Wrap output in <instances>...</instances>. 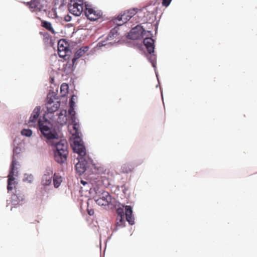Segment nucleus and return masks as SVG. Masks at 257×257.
<instances>
[{
    "instance_id": "30",
    "label": "nucleus",
    "mask_w": 257,
    "mask_h": 257,
    "mask_svg": "<svg viewBox=\"0 0 257 257\" xmlns=\"http://www.w3.org/2000/svg\"><path fill=\"white\" fill-rule=\"evenodd\" d=\"M75 97H77V95L75 94H73L70 99H69V107H71V108H75L76 107V102H75Z\"/></svg>"
},
{
    "instance_id": "36",
    "label": "nucleus",
    "mask_w": 257,
    "mask_h": 257,
    "mask_svg": "<svg viewBox=\"0 0 257 257\" xmlns=\"http://www.w3.org/2000/svg\"><path fill=\"white\" fill-rule=\"evenodd\" d=\"M133 210L131 206H130V224L133 225L135 224V218L133 216Z\"/></svg>"
},
{
    "instance_id": "31",
    "label": "nucleus",
    "mask_w": 257,
    "mask_h": 257,
    "mask_svg": "<svg viewBox=\"0 0 257 257\" xmlns=\"http://www.w3.org/2000/svg\"><path fill=\"white\" fill-rule=\"evenodd\" d=\"M69 114L70 116V120H72L74 119H77L76 116V112L75 110V108L69 107Z\"/></svg>"
},
{
    "instance_id": "47",
    "label": "nucleus",
    "mask_w": 257,
    "mask_h": 257,
    "mask_svg": "<svg viewBox=\"0 0 257 257\" xmlns=\"http://www.w3.org/2000/svg\"><path fill=\"white\" fill-rule=\"evenodd\" d=\"M66 4H65V0H61V4L59 6V8H61L63 7H64V6H65Z\"/></svg>"
},
{
    "instance_id": "7",
    "label": "nucleus",
    "mask_w": 257,
    "mask_h": 257,
    "mask_svg": "<svg viewBox=\"0 0 257 257\" xmlns=\"http://www.w3.org/2000/svg\"><path fill=\"white\" fill-rule=\"evenodd\" d=\"M69 42L64 38L60 39L57 44V52L60 58L64 61L69 59L72 54Z\"/></svg>"
},
{
    "instance_id": "52",
    "label": "nucleus",
    "mask_w": 257,
    "mask_h": 257,
    "mask_svg": "<svg viewBox=\"0 0 257 257\" xmlns=\"http://www.w3.org/2000/svg\"><path fill=\"white\" fill-rule=\"evenodd\" d=\"M88 158L91 162H93V160L90 157L88 156Z\"/></svg>"
},
{
    "instance_id": "1",
    "label": "nucleus",
    "mask_w": 257,
    "mask_h": 257,
    "mask_svg": "<svg viewBox=\"0 0 257 257\" xmlns=\"http://www.w3.org/2000/svg\"><path fill=\"white\" fill-rule=\"evenodd\" d=\"M122 194L121 195L125 198L123 200L120 196L121 201L115 200L113 205V208L116 210V217L115 224L112 226L111 229L113 232L117 231L118 229L122 228L126 226V222L128 223V187L125 185H121L118 189Z\"/></svg>"
},
{
    "instance_id": "3",
    "label": "nucleus",
    "mask_w": 257,
    "mask_h": 257,
    "mask_svg": "<svg viewBox=\"0 0 257 257\" xmlns=\"http://www.w3.org/2000/svg\"><path fill=\"white\" fill-rule=\"evenodd\" d=\"M21 148L18 146H15L13 150V155L12 156V162L10 166L9 174L7 180V190L8 192L12 191L14 189V185L18 184L17 177L19 176V171L16 167L18 162L16 157L21 153Z\"/></svg>"
},
{
    "instance_id": "4",
    "label": "nucleus",
    "mask_w": 257,
    "mask_h": 257,
    "mask_svg": "<svg viewBox=\"0 0 257 257\" xmlns=\"http://www.w3.org/2000/svg\"><path fill=\"white\" fill-rule=\"evenodd\" d=\"M84 5L85 7L84 15L89 20L91 17L90 15L95 13V10L92 7V5L87 2H84V0H69L68 5L69 12L75 17L80 16L83 13Z\"/></svg>"
},
{
    "instance_id": "2",
    "label": "nucleus",
    "mask_w": 257,
    "mask_h": 257,
    "mask_svg": "<svg viewBox=\"0 0 257 257\" xmlns=\"http://www.w3.org/2000/svg\"><path fill=\"white\" fill-rule=\"evenodd\" d=\"M67 111L62 109L55 115H52L45 118L44 120H40L39 122V130L41 133L46 134L49 136L48 134H59L61 131L62 127L66 124Z\"/></svg>"
},
{
    "instance_id": "42",
    "label": "nucleus",
    "mask_w": 257,
    "mask_h": 257,
    "mask_svg": "<svg viewBox=\"0 0 257 257\" xmlns=\"http://www.w3.org/2000/svg\"><path fill=\"white\" fill-rule=\"evenodd\" d=\"M52 38L51 36L49 35V36H47V37L44 38V43L46 44H48V43L50 42V40Z\"/></svg>"
},
{
    "instance_id": "34",
    "label": "nucleus",
    "mask_w": 257,
    "mask_h": 257,
    "mask_svg": "<svg viewBox=\"0 0 257 257\" xmlns=\"http://www.w3.org/2000/svg\"><path fill=\"white\" fill-rule=\"evenodd\" d=\"M99 198L102 199L103 200H105V199L106 198H107V199H113V198L112 197L111 195L109 194V193L106 191L101 195H100V197H99L98 198Z\"/></svg>"
},
{
    "instance_id": "17",
    "label": "nucleus",
    "mask_w": 257,
    "mask_h": 257,
    "mask_svg": "<svg viewBox=\"0 0 257 257\" xmlns=\"http://www.w3.org/2000/svg\"><path fill=\"white\" fill-rule=\"evenodd\" d=\"M41 108V107L40 106H37L31 113L28 122L30 124L31 123L32 125H33L37 121L38 117L40 115Z\"/></svg>"
},
{
    "instance_id": "43",
    "label": "nucleus",
    "mask_w": 257,
    "mask_h": 257,
    "mask_svg": "<svg viewBox=\"0 0 257 257\" xmlns=\"http://www.w3.org/2000/svg\"><path fill=\"white\" fill-rule=\"evenodd\" d=\"M40 34L43 36L44 37V38L47 37V36H49V35H50L48 32H40Z\"/></svg>"
},
{
    "instance_id": "48",
    "label": "nucleus",
    "mask_w": 257,
    "mask_h": 257,
    "mask_svg": "<svg viewBox=\"0 0 257 257\" xmlns=\"http://www.w3.org/2000/svg\"><path fill=\"white\" fill-rule=\"evenodd\" d=\"M74 25L72 23H69V24H68L66 25V27H67V28H70V27H73Z\"/></svg>"
},
{
    "instance_id": "39",
    "label": "nucleus",
    "mask_w": 257,
    "mask_h": 257,
    "mask_svg": "<svg viewBox=\"0 0 257 257\" xmlns=\"http://www.w3.org/2000/svg\"><path fill=\"white\" fill-rule=\"evenodd\" d=\"M172 0H163L162 1V5L164 7H168L170 4L171 3Z\"/></svg>"
},
{
    "instance_id": "12",
    "label": "nucleus",
    "mask_w": 257,
    "mask_h": 257,
    "mask_svg": "<svg viewBox=\"0 0 257 257\" xmlns=\"http://www.w3.org/2000/svg\"><path fill=\"white\" fill-rule=\"evenodd\" d=\"M89 187V193L90 197L94 200L100 197V195L103 193L105 191L102 186H99L97 184L93 185L88 184Z\"/></svg>"
},
{
    "instance_id": "38",
    "label": "nucleus",
    "mask_w": 257,
    "mask_h": 257,
    "mask_svg": "<svg viewBox=\"0 0 257 257\" xmlns=\"http://www.w3.org/2000/svg\"><path fill=\"white\" fill-rule=\"evenodd\" d=\"M73 76H74V77H71L70 78V85H72L73 87L75 89V80L76 79V77H75V74H73Z\"/></svg>"
},
{
    "instance_id": "10",
    "label": "nucleus",
    "mask_w": 257,
    "mask_h": 257,
    "mask_svg": "<svg viewBox=\"0 0 257 257\" xmlns=\"http://www.w3.org/2000/svg\"><path fill=\"white\" fill-rule=\"evenodd\" d=\"M143 43L148 53L152 55L150 60L153 66L155 67L156 57L154 55L155 48L154 40L152 38H146L144 39Z\"/></svg>"
},
{
    "instance_id": "5",
    "label": "nucleus",
    "mask_w": 257,
    "mask_h": 257,
    "mask_svg": "<svg viewBox=\"0 0 257 257\" xmlns=\"http://www.w3.org/2000/svg\"><path fill=\"white\" fill-rule=\"evenodd\" d=\"M41 134L46 143L52 147L53 152L69 153L67 140L65 139H60L59 134L55 135L49 133V136H47L43 133Z\"/></svg>"
},
{
    "instance_id": "14",
    "label": "nucleus",
    "mask_w": 257,
    "mask_h": 257,
    "mask_svg": "<svg viewBox=\"0 0 257 257\" xmlns=\"http://www.w3.org/2000/svg\"><path fill=\"white\" fill-rule=\"evenodd\" d=\"M70 58L71 57L68 59L67 62L63 65L62 68L66 75L72 73L75 70V65H77L76 62H74L73 60Z\"/></svg>"
},
{
    "instance_id": "49",
    "label": "nucleus",
    "mask_w": 257,
    "mask_h": 257,
    "mask_svg": "<svg viewBox=\"0 0 257 257\" xmlns=\"http://www.w3.org/2000/svg\"><path fill=\"white\" fill-rule=\"evenodd\" d=\"M81 183L83 185H85L86 184H87V183L85 181H83V180H81Z\"/></svg>"
},
{
    "instance_id": "50",
    "label": "nucleus",
    "mask_w": 257,
    "mask_h": 257,
    "mask_svg": "<svg viewBox=\"0 0 257 257\" xmlns=\"http://www.w3.org/2000/svg\"><path fill=\"white\" fill-rule=\"evenodd\" d=\"M70 43H71L73 45H75L77 44L76 42L73 41H70Z\"/></svg>"
},
{
    "instance_id": "41",
    "label": "nucleus",
    "mask_w": 257,
    "mask_h": 257,
    "mask_svg": "<svg viewBox=\"0 0 257 257\" xmlns=\"http://www.w3.org/2000/svg\"><path fill=\"white\" fill-rule=\"evenodd\" d=\"M87 212L89 216H92L94 214V210L92 208H89L88 207L87 208Z\"/></svg>"
},
{
    "instance_id": "26",
    "label": "nucleus",
    "mask_w": 257,
    "mask_h": 257,
    "mask_svg": "<svg viewBox=\"0 0 257 257\" xmlns=\"http://www.w3.org/2000/svg\"><path fill=\"white\" fill-rule=\"evenodd\" d=\"M94 16L96 17V18H90L89 19V21L91 22H94L97 21L98 19H101L102 18L103 16V12L101 10H97L95 11V13L93 14Z\"/></svg>"
},
{
    "instance_id": "15",
    "label": "nucleus",
    "mask_w": 257,
    "mask_h": 257,
    "mask_svg": "<svg viewBox=\"0 0 257 257\" xmlns=\"http://www.w3.org/2000/svg\"><path fill=\"white\" fill-rule=\"evenodd\" d=\"M54 160L59 164L62 165L67 162L69 153L53 152Z\"/></svg>"
},
{
    "instance_id": "37",
    "label": "nucleus",
    "mask_w": 257,
    "mask_h": 257,
    "mask_svg": "<svg viewBox=\"0 0 257 257\" xmlns=\"http://www.w3.org/2000/svg\"><path fill=\"white\" fill-rule=\"evenodd\" d=\"M139 10L138 9H133L130 10V20L138 12ZM140 11V10H139Z\"/></svg>"
},
{
    "instance_id": "22",
    "label": "nucleus",
    "mask_w": 257,
    "mask_h": 257,
    "mask_svg": "<svg viewBox=\"0 0 257 257\" xmlns=\"http://www.w3.org/2000/svg\"><path fill=\"white\" fill-rule=\"evenodd\" d=\"M26 4L30 9H37L39 10L40 11H41L43 8V5L41 4V0H31Z\"/></svg>"
},
{
    "instance_id": "24",
    "label": "nucleus",
    "mask_w": 257,
    "mask_h": 257,
    "mask_svg": "<svg viewBox=\"0 0 257 257\" xmlns=\"http://www.w3.org/2000/svg\"><path fill=\"white\" fill-rule=\"evenodd\" d=\"M114 23L115 24V27L111 29L110 30L109 33L106 37V40H109L110 39H111V38H113V37H114V36L115 35H116L118 32L117 30L116 29V28L122 26V25L121 24L115 23V22H114Z\"/></svg>"
},
{
    "instance_id": "23",
    "label": "nucleus",
    "mask_w": 257,
    "mask_h": 257,
    "mask_svg": "<svg viewBox=\"0 0 257 257\" xmlns=\"http://www.w3.org/2000/svg\"><path fill=\"white\" fill-rule=\"evenodd\" d=\"M108 40H106V37L103 40H102L100 42H99L96 46L95 47V48L98 49V48L102 47H105L106 46H112L115 44H120L121 43L122 41L121 40H118L117 42H109L108 43H106L105 42L107 41Z\"/></svg>"
},
{
    "instance_id": "40",
    "label": "nucleus",
    "mask_w": 257,
    "mask_h": 257,
    "mask_svg": "<svg viewBox=\"0 0 257 257\" xmlns=\"http://www.w3.org/2000/svg\"><path fill=\"white\" fill-rule=\"evenodd\" d=\"M72 17L69 14H67L64 17V21L66 22H69L72 20Z\"/></svg>"
},
{
    "instance_id": "51",
    "label": "nucleus",
    "mask_w": 257,
    "mask_h": 257,
    "mask_svg": "<svg viewBox=\"0 0 257 257\" xmlns=\"http://www.w3.org/2000/svg\"><path fill=\"white\" fill-rule=\"evenodd\" d=\"M78 30H75V29H74V31L73 32V33L72 34H74L75 33H76L77 32Z\"/></svg>"
},
{
    "instance_id": "45",
    "label": "nucleus",
    "mask_w": 257,
    "mask_h": 257,
    "mask_svg": "<svg viewBox=\"0 0 257 257\" xmlns=\"http://www.w3.org/2000/svg\"><path fill=\"white\" fill-rule=\"evenodd\" d=\"M55 44L54 41L52 39L50 40V42L48 43L50 47H53Z\"/></svg>"
},
{
    "instance_id": "55",
    "label": "nucleus",
    "mask_w": 257,
    "mask_h": 257,
    "mask_svg": "<svg viewBox=\"0 0 257 257\" xmlns=\"http://www.w3.org/2000/svg\"><path fill=\"white\" fill-rule=\"evenodd\" d=\"M93 166H94V168H95V169H97V168H96V167L95 166V164H93Z\"/></svg>"
},
{
    "instance_id": "25",
    "label": "nucleus",
    "mask_w": 257,
    "mask_h": 257,
    "mask_svg": "<svg viewBox=\"0 0 257 257\" xmlns=\"http://www.w3.org/2000/svg\"><path fill=\"white\" fill-rule=\"evenodd\" d=\"M125 16V19L126 20V21H128V9L125 10L124 12H121L120 14H119L114 19V20L121 21L122 20V18L123 16Z\"/></svg>"
},
{
    "instance_id": "18",
    "label": "nucleus",
    "mask_w": 257,
    "mask_h": 257,
    "mask_svg": "<svg viewBox=\"0 0 257 257\" xmlns=\"http://www.w3.org/2000/svg\"><path fill=\"white\" fill-rule=\"evenodd\" d=\"M60 95H59V97L60 99L62 98H66L65 100V104L67 103V95L69 93V84L67 83H63L60 88Z\"/></svg>"
},
{
    "instance_id": "28",
    "label": "nucleus",
    "mask_w": 257,
    "mask_h": 257,
    "mask_svg": "<svg viewBox=\"0 0 257 257\" xmlns=\"http://www.w3.org/2000/svg\"><path fill=\"white\" fill-rule=\"evenodd\" d=\"M21 134L23 136L29 138L32 136L33 131L30 128H23Z\"/></svg>"
},
{
    "instance_id": "44",
    "label": "nucleus",
    "mask_w": 257,
    "mask_h": 257,
    "mask_svg": "<svg viewBox=\"0 0 257 257\" xmlns=\"http://www.w3.org/2000/svg\"><path fill=\"white\" fill-rule=\"evenodd\" d=\"M48 31L53 34L55 35L56 34V31H55L52 26L48 30Z\"/></svg>"
},
{
    "instance_id": "8",
    "label": "nucleus",
    "mask_w": 257,
    "mask_h": 257,
    "mask_svg": "<svg viewBox=\"0 0 257 257\" xmlns=\"http://www.w3.org/2000/svg\"><path fill=\"white\" fill-rule=\"evenodd\" d=\"M8 201L9 200H7V206H8L9 204L11 203V211H12L14 208L19 207L20 208V206H22L26 202L25 195L20 190H17L15 187V192L11 195L10 203H8Z\"/></svg>"
},
{
    "instance_id": "29",
    "label": "nucleus",
    "mask_w": 257,
    "mask_h": 257,
    "mask_svg": "<svg viewBox=\"0 0 257 257\" xmlns=\"http://www.w3.org/2000/svg\"><path fill=\"white\" fill-rule=\"evenodd\" d=\"M34 179V176L32 174H28L25 173L24 174V178L23 179L24 182H28L29 183H32Z\"/></svg>"
},
{
    "instance_id": "6",
    "label": "nucleus",
    "mask_w": 257,
    "mask_h": 257,
    "mask_svg": "<svg viewBox=\"0 0 257 257\" xmlns=\"http://www.w3.org/2000/svg\"><path fill=\"white\" fill-rule=\"evenodd\" d=\"M84 151L85 152H83V149H81L79 150L78 152H73L74 153L78 154L77 157L78 162L75 165V170L79 176L83 174L88 167V161L86 158L87 155L86 149Z\"/></svg>"
},
{
    "instance_id": "56",
    "label": "nucleus",
    "mask_w": 257,
    "mask_h": 257,
    "mask_svg": "<svg viewBox=\"0 0 257 257\" xmlns=\"http://www.w3.org/2000/svg\"><path fill=\"white\" fill-rule=\"evenodd\" d=\"M98 172L97 173H100V172L99 171V169H97Z\"/></svg>"
},
{
    "instance_id": "19",
    "label": "nucleus",
    "mask_w": 257,
    "mask_h": 257,
    "mask_svg": "<svg viewBox=\"0 0 257 257\" xmlns=\"http://www.w3.org/2000/svg\"><path fill=\"white\" fill-rule=\"evenodd\" d=\"M89 47L85 46L79 48L76 52L74 54L72 59L74 62H76L84 54H85L89 50Z\"/></svg>"
},
{
    "instance_id": "13",
    "label": "nucleus",
    "mask_w": 257,
    "mask_h": 257,
    "mask_svg": "<svg viewBox=\"0 0 257 257\" xmlns=\"http://www.w3.org/2000/svg\"><path fill=\"white\" fill-rule=\"evenodd\" d=\"M61 104L60 100H57L55 103H54L53 105L46 106V110L44 111L43 114V118L42 120H44L46 116H51L52 115H55L54 113L56 112L60 108Z\"/></svg>"
},
{
    "instance_id": "11",
    "label": "nucleus",
    "mask_w": 257,
    "mask_h": 257,
    "mask_svg": "<svg viewBox=\"0 0 257 257\" xmlns=\"http://www.w3.org/2000/svg\"><path fill=\"white\" fill-rule=\"evenodd\" d=\"M145 34L146 31L143 27L138 25L130 31V39L141 40L143 38Z\"/></svg>"
},
{
    "instance_id": "54",
    "label": "nucleus",
    "mask_w": 257,
    "mask_h": 257,
    "mask_svg": "<svg viewBox=\"0 0 257 257\" xmlns=\"http://www.w3.org/2000/svg\"><path fill=\"white\" fill-rule=\"evenodd\" d=\"M51 81H51H54V78H51V81Z\"/></svg>"
},
{
    "instance_id": "32",
    "label": "nucleus",
    "mask_w": 257,
    "mask_h": 257,
    "mask_svg": "<svg viewBox=\"0 0 257 257\" xmlns=\"http://www.w3.org/2000/svg\"><path fill=\"white\" fill-rule=\"evenodd\" d=\"M41 25L43 27L48 30L52 26V23L49 21L45 20L41 21Z\"/></svg>"
},
{
    "instance_id": "20",
    "label": "nucleus",
    "mask_w": 257,
    "mask_h": 257,
    "mask_svg": "<svg viewBox=\"0 0 257 257\" xmlns=\"http://www.w3.org/2000/svg\"><path fill=\"white\" fill-rule=\"evenodd\" d=\"M105 199L103 200L100 198L94 199V200L96 202L97 204L100 206H109V205H111V207L113 208V205L114 203L115 200H116L115 198H113V199H108L106 198Z\"/></svg>"
},
{
    "instance_id": "16",
    "label": "nucleus",
    "mask_w": 257,
    "mask_h": 257,
    "mask_svg": "<svg viewBox=\"0 0 257 257\" xmlns=\"http://www.w3.org/2000/svg\"><path fill=\"white\" fill-rule=\"evenodd\" d=\"M53 178V172L49 170H47V173L44 174L42 177L41 184L44 187L48 186L51 185L52 179Z\"/></svg>"
},
{
    "instance_id": "21",
    "label": "nucleus",
    "mask_w": 257,
    "mask_h": 257,
    "mask_svg": "<svg viewBox=\"0 0 257 257\" xmlns=\"http://www.w3.org/2000/svg\"><path fill=\"white\" fill-rule=\"evenodd\" d=\"M61 99L57 93L54 91L51 92V90L48 93L46 98V105H51L52 103H54V100Z\"/></svg>"
},
{
    "instance_id": "53",
    "label": "nucleus",
    "mask_w": 257,
    "mask_h": 257,
    "mask_svg": "<svg viewBox=\"0 0 257 257\" xmlns=\"http://www.w3.org/2000/svg\"><path fill=\"white\" fill-rule=\"evenodd\" d=\"M64 52L61 51V53H60L61 55H64Z\"/></svg>"
},
{
    "instance_id": "33",
    "label": "nucleus",
    "mask_w": 257,
    "mask_h": 257,
    "mask_svg": "<svg viewBox=\"0 0 257 257\" xmlns=\"http://www.w3.org/2000/svg\"><path fill=\"white\" fill-rule=\"evenodd\" d=\"M77 119H73L71 120V124L72 125V127L73 130L75 131L76 130H79V123L78 121H76Z\"/></svg>"
},
{
    "instance_id": "46",
    "label": "nucleus",
    "mask_w": 257,
    "mask_h": 257,
    "mask_svg": "<svg viewBox=\"0 0 257 257\" xmlns=\"http://www.w3.org/2000/svg\"><path fill=\"white\" fill-rule=\"evenodd\" d=\"M126 40L124 41L126 44L128 43V32H126L125 34Z\"/></svg>"
},
{
    "instance_id": "9",
    "label": "nucleus",
    "mask_w": 257,
    "mask_h": 257,
    "mask_svg": "<svg viewBox=\"0 0 257 257\" xmlns=\"http://www.w3.org/2000/svg\"><path fill=\"white\" fill-rule=\"evenodd\" d=\"M73 139H70V144L73 149V152H78L79 150L83 149V152L86 149L84 142L82 139V134L80 129L74 131L72 135Z\"/></svg>"
},
{
    "instance_id": "35",
    "label": "nucleus",
    "mask_w": 257,
    "mask_h": 257,
    "mask_svg": "<svg viewBox=\"0 0 257 257\" xmlns=\"http://www.w3.org/2000/svg\"><path fill=\"white\" fill-rule=\"evenodd\" d=\"M121 172L123 173H128V164L125 163L121 166Z\"/></svg>"
},
{
    "instance_id": "27",
    "label": "nucleus",
    "mask_w": 257,
    "mask_h": 257,
    "mask_svg": "<svg viewBox=\"0 0 257 257\" xmlns=\"http://www.w3.org/2000/svg\"><path fill=\"white\" fill-rule=\"evenodd\" d=\"M62 182V177L61 176L54 177L53 185L54 188H58L61 185Z\"/></svg>"
}]
</instances>
